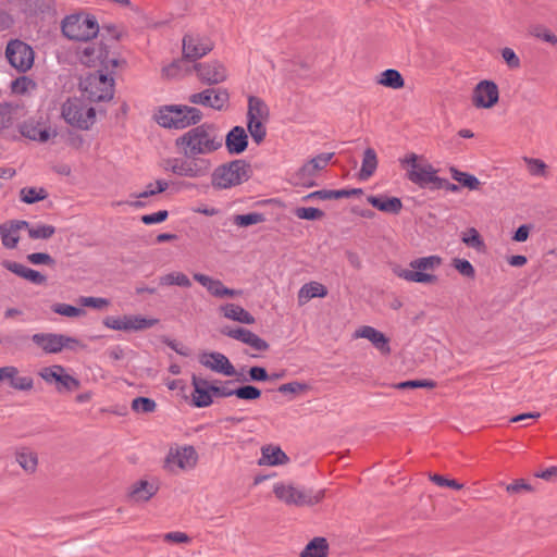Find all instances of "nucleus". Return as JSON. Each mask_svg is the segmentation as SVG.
Returning a JSON list of instances; mask_svg holds the SVG:
<instances>
[{
    "label": "nucleus",
    "instance_id": "a211bd4d",
    "mask_svg": "<svg viewBox=\"0 0 557 557\" xmlns=\"http://www.w3.org/2000/svg\"><path fill=\"white\" fill-rule=\"evenodd\" d=\"M199 362L207 369L225 376H233L236 374L234 366L222 352L205 351L199 355Z\"/></svg>",
    "mask_w": 557,
    "mask_h": 557
},
{
    "label": "nucleus",
    "instance_id": "338daca9",
    "mask_svg": "<svg viewBox=\"0 0 557 557\" xmlns=\"http://www.w3.org/2000/svg\"><path fill=\"white\" fill-rule=\"evenodd\" d=\"M307 389H308V385L306 383H301V382H297V381L282 384L278 387V392L283 393V394H286V393L298 394V393L305 392Z\"/></svg>",
    "mask_w": 557,
    "mask_h": 557
},
{
    "label": "nucleus",
    "instance_id": "ddd939ff",
    "mask_svg": "<svg viewBox=\"0 0 557 557\" xmlns=\"http://www.w3.org/2000/svg\"><path fill=\"white\" fill-rule=\"evenodd\" d=\"M20 132L24 137L38 143H47L57 136L55 129H52L42 116L29 117L20 125Z\"/></svg>",
    "mask_w": 557,
    "mask_h": 557
},
{
    "label": "nucleus",
    "instance_id": "052dcab7",
    "mask_svg": "<svg viewBox=\"0 0 557 557\" xmlns=\"http://www.w3.org/2000/svg\"><path fill=\"white\" fill-rule=\"evenodd\" d=\"M78 302L84 307H90L95 309H103L110 305V301L102 297H81Z\"/></svg>",
    "mask_w": 557,
    "mask_h": 557
},
{
    "label": "nucleus",
    "instance_id": "5fc2aeb1",
    "mask_svg": "<svg viewBox=\"0 0 557 557\" xmlns=\"http://www.w3.org/2000/svg\"><path fill=\"white\" fill-rule=\"evenodd\" d=\"M235 396L244 400H255L261 396V391L252 385H244L234 389Z\"/></svg>",
    "mask_w": 557,
    "mask_h": 557
},
{
    "label": "nucleus",
    "instance_id": "39448f33",
    "mask_svg": "<svg viewBox=\"0 0 557 557\" xmlns=\"http://www.w3.org/2000/svg\"><path fill=\"white\" fill-rule=\"evenodd\" d=\"M275 497L287 506H312L325 496V490H312L297 486L290 482H276L273 485Z\"/></svg>",
    "mask_w": 557,
    "mask_h": 557
},
{
    "label": "nucleus",
    "instance_id": "aec40b11",
    "mask_svg": "<svg viewBox=\"0 0 557 557\" xmlns=\"http://www.w3.org/2000/svg\"><path fill=\"white\" fill-rule=\"evenodd\" d=\"M193 394L191 403L197 408L209 407L213 403V383L206 379L193 375L191 377Z\"/></svg>",
    "mask_w": 557,
    "mask_h": 557
},
{
    "label": "nucleus",
    "instance_id": "6e6552de",
    "mask_svg": "<svg viewBox=\"0 0 557 557\" xmlns=\"http://www.w3.org/2000/svg\"><path fill=\"white\" fill-rule=\"evenodd\" d=\"M198 458L194 446L175 444L170 446L164 457L163 469L171 474L187 472L197 466Z\"/></svg>",
    "mask_w": 557,
    "mask_h": 557
},
{
    "label": "nucleus",
    "instance_id": "72a5a7b5",
    "mask_svg": "<svg viewBox=\"0 0 557 557\" xmlns=\"http://www.w3.org/2000/svg\"><path fill=\"white\" fill-rule=\"evenodd\" d=\"M318 172L307 162L293 174L295 185L304 187H312L315 185V176Z\"/></svg>",
    "mask_w": 557,
    "mask_h": 557
},
{
    "label": "nucleus",
    "instance_id": "c03bdc74",
    "mask_svg": "<svg viewBox=\"0 0 557 557\" xmlns=\"http://www.w3.org/2000/svg\"><path fill=\"white\" fill-rule=\"evenodd\" d=\"M522 160L531 176L545 177L547 175V165L543 160L530 157H523Z\"/></svg>",
    "mask_w": 557,
    "mask_h": 557
},
{
    "label": "nucleus",
    "instance_id": "3c124183",
    "mask_svg": "<svg viewBox=\"0 0 557 557\" xmlns=\"http://www.w3.org/2000/svg\"><path fill=\"white\" fill-rule=\"evenodd\" d=\"M265 218L262 213L259 212H250L247 214L236 215L234 219V223L237 226L246 227L249 225L258 224L264 222Z\"/></svg>",
    "mask_w": 557,
    "mask_h": 557
},
{
    "label": "nucleus",
    "instance_id": "bf43d9fd",
    "mask_svg": "<svg viewBox=\"0 0 557 557\" xmlns=\"http://www.w3.org/2000/svg\"><path fill=\"white\" fill-rule=\"evenodd\" d=\"M435 382L432 380H411V381H405L400 382L396 385L399 389H406V388H433L435 387Z\"/></svg>",
    "mask_w": 557,
    "mask_h": 557
},
{
    "label": "nucleus",
    "instance_id": "4468645a",
    "mask_svg": "<svg viewBox=\"0 0 557 557\" xmlns=\"http://www.w3.org/2000/svg\"><path fill=\"white\" fill-rule=\"evenodd\" d=\"M194 70L199 81L208 85L221 84L225 82L228 76L226 66L218 60L196 63Z\"/></svg>",
    "mask_w": 557,
    "mask_h": 557
},
{
    "label": "nucleus",
    "instance_id": "9b49d317",
    "mask_svg": "<svg viewBox=\"0 0 557 557\" xmlns=\"http://www.w3.org/2000/svg\"><path fill=\"white\" fill-rule=\"evenodd\" d=\"M5 57L12 67L25 73L34 64L35 53L33 48L20 39L10 40L5 48Z\"/></svg>",
    "mask_w": 557,
    "mask_h": 557
},
{
    "label": "nucleus",
    "instance_id": "6e6d98bb",
    "mask_svg": "<svg viewBox=\"0 0 557 557\" xmlns=\"http://www.w3.org/2000/svg\"><path fill=\"white\" fill-rule=\"evenodd\" d=\"M295 214L298 219L313 221L321 219L324 213L313 207H301L296 209Z\"/></svg>",
    "mask_w": 557,
    "mask_h": 557
},
{
    "label": "nucleus",
    "instance_id": "f704fd0d",
    "mask_svg": "<svg viewBox=\"0 0 557 557\" xmlns=\"http://www.w3.org/2000/svg\"><path fill=\"white\" fill-rule=\"evenodd\" d=\"M329 544L324 537L311 540L300 554V557H326Z\"/></svg>",
    "mask_w": 557,
    "mask_h": 557
},
{
    "label": "nucleus",
    "instance_id": "6ab92c4d",
    "mask_svg": "<svg viewBox=\"0 0 557 557\" xmlns=\"http://www.w3.org/2000/svg\"><path fill=\"white\" fill-rule=\"evenodd\" d=\"M194 280L201 284L208 293L215 298H234L243 295V290L228 288L220 280L206 274L195 273Z\"/></svg>",
    "mask_w": 557,
    "mask_h": 557
},
{
    "label": "nucleus",
    "instance_id": "2f4dec72",
    "mask_svg": "<svg viewBox=\"0 0 557 557\" xmlns=\"http://www.w3.org/2000/svg\"><path fill=\"white\" fill-rule=\"evenodd\" d=\"M270 111L263 100L258 97H249L247 120L268 121Z\"/></svg>",
    "mask_w": 557,
    "mask_h": 557
},
{
    "label": "nucleus",
    "instance_id": "79ce46f5",
    "mask_svg": "<svg viewBox=\"0 0 557 557\" xmlns=\"http://www.w3.org/2000/svg\"><path fill=\"white\" fill-rule=\"evenodd\" d=\"M268 121L247 120V128L252 140L260 145L267 136V124Z\"/></svg>",
    "mask_w": 557,
    "mask_h": 557
},
{
    "label": "nucleus",
    "instance_id": "c9c22d12",
    "mask_svg": "<svg viewBox=\"0 0 557 557\" xmlns=\"http://www.w3.org/2000/svg\"><path fill=\"white\" fill-rule=\"evenodd\" d=\"M377 83L392 89H400L405 85V81L401 74L394 69H387L383 71L377 78Z\"/></svg>",
    "mask_w": 557,
    "mask_h": 557
},
{
    "label": "nucleus",
    "instance_id": "20e7f679",
    "mask_svg": "<svg viewBox=\"0 0 557 557\" xmlns=\"http://www.w3.org/2000/svg\"><path fill=\"white\" fill-rule=\"evenodd\" d=\"M154 119L161 127L184 129L198 124L202 120V113L195 107L170 104L160 107Z\"/></svg>",
    "mask_w": 557,
    "mask_h": 557
},
{
    "label": "nucleus",
    "instance_id": "b1692460",
    "mask_svg": "<svg viewBox=\"0 0 557 557\" xmlns=\"http://www.w3.org/2000/svg\"><path fill=\"white\" fill-rule=\"evenodd\" d=\"M15 462L26 474L36 473L39 465L38 454L33 448L21 446L14 451Z\"/></svg>",
    "mask_w": 557,
    "mask_h": 557
},
{
    "label": "nucleus",
    "instance_id": "37998d69",
    "mask_svg": "<svg viewBox=\"0 0 557 557\" xmlns=\"http://www.w3.org/2000/svg\"><path fill=\"white\" fill-rule=\"evenodd\" d=\"M461 240L468 247H471L478 251H483L485 248L484 242L474 227L468 228L461 235Z\"/></svg>",
    "mask_w": 557,
    "mask_h": 557
},
{
    "label": "nucleus",
    "instance_id": "f8f14e48",
    "mask_svg": "<svg viewBox=\"0 0 557 557\" xmlns=\"http://www.w3.org/2000/svg\"><path fill=\"white\" fill-rule=\"evenodd\" d=\"M39 375L46 383H54L57 385V391L60 393L72 392L77 389L81 385L77 379L70 375L65 368L59 364H53L41 369Z\"/></svg>",
    "mask_w": 557,
    "mask_h": 557
},
{
    "label": "nucleus",
    "instance_id": "4be33fe9",
    "mask_svg": "<svg viewBox=\"0 0 557 557\" xmlns=\"http://www.w3.org/2000/svg\"><path fill=\"white\" fill-rule=\"evenodd\" d=\"M226 150L230 154H240L248 146V135L242 126H234L223 138Z\"/></svg>",
    "mask_w": 557,
    "mask_h": 557
},
{
    "label": "nucleus",
    "instance_id": "774afa93",
    "mask_svg": "<svg viewBox=\"0 0 557 557\" xmlns=\"http://www.w3.org/2000/svg\"><path fill=\"white\" fill-rule=\"evenodd\" d=\"M0 264H1V267H3L8 271L16 274L20 277H24V275L28 269L24 264L15 262V261H11V260H2L0 262Z\"/></svg>",
    "mask_w": 557,
    "mask_h": 557
},
{
    "label": "nucleus",
    "instance_id": "473e14b6",
    "mask_svg": "<svg viewBox=\"0 0 557 557\" xmlns=\"http://www.w3.org/2000/svg\"><path fill=\"white\" fill-rule=\"evenodd\" d=\"M159 320L154 318H145L139 314L125 315V332H137L150 329L158 324Z\"/></svg>",
    "mask_w": 557,
    "mask_h": 557
},
{
    "label": "nucleus",
    "instance_id": "de8ad7c7",
    "mask_svg": "<svg viewBox=\"0 0 557 557\" xmlns=\"http://www.w3.org/2000/svg\"><path fill=\"white\" fill-rule=\"evenodd\" d=\"M451 265L461 276L470 280L475 277V269L470 261L461 258H455L451 261Z\"/></svg>",
    "mask_w": 557,
    "mask_h": 557
},
{
    "label": "nucleus",
    "instance_id": "f257e3e1",
    "mask_svg": "<svg viewBox=\"0 0 557 557\" xmlns=\"http://www.w3.org/2000/svg\"><path fill=\"white\" fill-rule=\"evenodd\" d=\"M175 146L184 157L164 159L162 169L178 177L199 180L211 173L212 162L205 156L220 150L223 137L211 123L196 124L175 139Z\"/></svg>",
    "mask_w": 557,
    "mask_h": 557
},
{
    "label": "nucleus",
    "instance_id": "a19ab883",
    "mask_svg": "<svg viewBox=\"0 0 557 557\" xmlns=\"http://www.w3.org/2000/svg\"><path fill=\"white\" fill-rule=\"evenodd\" d=\"M160 284L166 286L190 287L191 281L183 272H171L160 277Z\"/></svg>",
    "mask_w": 557,
    "mask_h": 557
},
{
    "label": "nucleus",
    "instance_id": "cd10ccee",
    "mask_svg": "<svg viewBox=\"0 0 557 557\" xmlns=\"http://www.w3.org/2000/svg\"><path fill=\"white\" fill-rule=\"evenodd\" d=\"M288 461L287 455L278 446H264L261 448L260 466H281Z\"/></svg>",
    "mask_w": 557,
    "mask_h": 557
},
{
    "label": "nucleus",
    "instance_id": "412c9836",
    "mask_svg": "<svg viewBox=\"0 0 557 557\" xmlns=\"http://www.w3.org/2000/svg\"><path fill=\"white\" fill-rule=\"evenodd\" d=\"M354 338H366L374 348H376L383 355L391 354L389 339L384 333L370 325L360 326L352 334Z\"/></svg>",
    "mask_w": 557,
    "mask_h": 557
},
{
    "label": "nucleus",
    "instance_id": "4c0bfd02",
    "mask_svg": "<svg viewBox=\"0 0 557 557\" xmlns=\"http://www.w3.org/2000/svg\"><path fill=\"white\" fill-rule=\"evenodd\" d=\"M32 239H48L55 233V227L48 224L37 223L24 226Z\"/></svg>",
    "mask_w": 557,
    "mask_h": 557
},
{
    "label": "nucleus",
    "instance_id": "49530a36",
    "mask_svg": "<svg viewBox=\"0 0 557 557\" xmlns=\"http://www.w3.org/2000/svg\"><path fill=\"white\" fill-rule=\"evenodd\" d=\"M131 408L137 413H150L156 410L157 404L148 397H136L132 400Z\"/></svg>",
    "mask_w": 557,
    "mask_h": 557
},
{
    "label": "nucleus",
    "instance_id": "ea45409f",
    "mask_svg": "<svg viewBox=\"0 0 557 557\" xmlns=\"http://www.w3.org/2000/svg\"><path fill=\"white\" fill-rule=\"evenodd\" d=\"M188 70L185 67L184 60H174L162 67V76L168 79H176L185 76Z\"/></svg>",
    "mask_w": 557,
    "mask_h": 557
},
{
    "label": "nucleus",
    "instance_id": "f03ea898",
    "mask_svg": "<svg viewBox=\"0 0 557 557\" xmlns=\"http://www.w3.org/2000/svg\"><path fill=\"white\" fill-rule=\"evenodd\" d=\"M443 258L438 255H429L412 259L408 267L394 265L393 273L408 282L422 285H434L438 282L436 271L443 265Z\"/></svg>",
    "mask_w": 557,
    "mask_h": 557
},
{
    "label": "nucleus",
    "instance_id": "69168bd1",
    "mask_svg": "<svg viewBox=\"0 0 557 557\" xmlns=\"http://www.w3.org/2000/svg\"><path fill=\"white\" fill-rule=\"evenodd\" d=\"M103 325L110 330L125 332V315H123V317L109 315L103 319Z\"/></svg>",
    "mask_w": 557,
    "mask_h": 557
},
{
    "label": "nucleus",
    "instance_id": "a878e982",
    "mask_svg": "<svg viewBox=\"0 0 557 557\" xmlns=\"http://www.w3.org/2000/svg\"><path fill=\"white\" fill-rule=\"evenodd\" d=\"M367 201L375 209L385 213L398 214L403 209V202L398 197L371 195L367 197Z\"/></svg>",
    "mask_w": 557,
    "mask_h": 557
},
{
    "label": "nucleus",
    "instance_id": "58836bf2",
    "mask_svg": "<svg viewBox=\"0 0 557 557\" xmlns=\"http://www.w3.org/2000/svg\"><path fill=\"white\" fill-rule=\"evenodd\" d=\"M48 197V193L42 187H24L20 190V199L22 202L32 205Z\"/></svg>",
    "mask_w": 557,
    "mask_h": 557
},
{
    "label": "nucleus",
    "instance_id": "1a4fd4ad",
    "mask_svg": "<svg viewBox=\"0 0 557 557\" xmlns=\"http://www.w3.org/2000/svg\"><path fill=\"white\" fill-rule=\"evenodd\" d=\"M62 32L71 40L87 41L97 36L99 25L92 15L73 14L63 20Z\"/></svg>",
    "mask_w": 557,
    "mask_h": 557
},
{
    "label": "nucleus",
    "instance_id": "bb28decb",
    "mask_svg": "<svg viewBox=\"0 0 557 557\" xmlns=\"http://www.w3.org/2000/svg\"><path fill=\"white\" fill-rule=\"evenodd\" d=\"M32 341L47 354L61 351V334L36 333L32 336Z\"/></svg>",
    "mask_w": 557,
    "mask_h": 557
},
{
    "label": "nucleus",
    "instance_id": "393cba45",
    "mask_svg": "<svg viewBox=\"0 0 557 557\" xmlns=\"http://www.w3.org/2000/svg\"><path fill=\"white\" fill-rule=\"evenodd\" d=\"M219 312L227 320L238 322L242 324H253L255 317L239 305L228 302L219 307Z\"/></svg>",
    "mask_w": 557,
    "mask_h": 557
},
{
    "label": "nucleus",
    "instance_id": "9d476101",
    "mask_svg": "<svg viewBox=\"0 0 557 557\" xmlns=\"http://www.w3.org/2000/svg\"><path fill=\"white\" fill-rule=\"evenodd\" d=\"M81 89L90 101H109L114 95V78L97 71L82 79Z\"/></svg>",
    "mask_w": 557,
    "mask_h": 557
},
{
    "label": "nucleus",
    "instance_id": "5701e85b",
    "mask_svg": "<svg viewBox=\"0 0 557 557\" xmlns=\"http://www.w3.org/2000/svg\"><path fill=\"white\" fill-rule=\"evenodd\" d=\"M24 226H28L27 221L15 220L9 223L1 224L0 237L2 245L8 249H14L20 242L18 232L21 230H24Z\"/></svg>",
    "mask_w": 557,
    "mask_h": 557
},
{
    "label": "nucleus",
    "instance_id": "13d9d810",
    "mask_svg": "<svg viewBox=\"0 0 557 557\" xmlns=\"http://www.w3.org/2000/svg\"><path fill=\"white\" fill-rule=\"evenodd\" d=\"M502 58L504 62L507 64V66L511 70H517L521 65L520 58L517 55V53L511 48H503L500 51Z\"/></svg>",
    "mask_w": 557,
    "mask_h": 557
},
{
    "label": "nucleus",
    "instance_id": "0e129e2a",
    "mask_svg": "<svg viewBox=\"0 0 557 557\" xmlns=\"http://www.w3.org/2000/svg\"><path fill=\"white\" fill-rule=\"evenodd\" d=\"M26 258L32 264H35V265H38V264L52 265V264H54L53 258L49 253H46V252H33V253L27 255Z\"/></svg>",
    "mask_w": 557,
    "mask_h": 557
},
{
    "label": "nucleus",
    "instance_id": "603ef678",
    "mask_svg": "<svg viewBox=\"0 0 557 557\" xmlns=\"http://www.w3.org/2000/svg\"><path fill=\"white\" fill-rule=\"evenodd\" d=\"M15 109L8 103L0 104V133L14 122Z\"/></svg>",
    "mask_w": 557,
    "mask_h": 557
},
{
    "label": "nucleus",
    "instance_id": "a18cd8bd",
    "mask_svg": "<svg viewBox=\"0 0 557 557\" xmlns=\"http://www.w3.org/2000/svg\"><path fill=\"white\" fill-rule=\"evenodd\" d=\"M37 84L27 76H21L11 83V89L16 95H26L35 90Z\"/></svg>",
    "mask_w": 557,
    "mask_h": 557
},
{
    "label": "nucleus",
    "instance_id": "423d86ee",
    "mask_svg": "<svg viewBox=\"0 0 557 557\" xmlns=\"http://www.w3.org/2000/svg\"><path fill=\"white\" fill-rule=\"evenodd\" d=\"M251 174V165L237 159L219 165L211 174V183L218 189H228L247 182Z\"/></svg>",
    "mask_w": 557,
    "mask_h": 557
},
{
    "label": "nucleus",
    "instance_id": "c756f323",
    "mask_svg": "<svg viewBox=\"0 0 557 557\" xmlns=\"http://www.w3.org/2000/svg\"><path fill=\"white\" fill-rule=\"evenodd\" d=\"M326 295L327 289L323 284L319 282H309L300 287L298 292V300L302 305L312 298H323Z\"/></svg>",
    "mask_w": 557,
    "mask_h": 557
},
{
    "label": "nucleus",
    "instance_id": "f3484780",
    "mask_svg": "<svg viewBox=\"0 0 557 557\" xmlns=\"http://www.w3.org/2000/svg\"><path fill=\"white\" fill-rule=\"evenodd\" d=\"M230 95L225 89H206L201 92L191 94L188 101L193 104H201L221 111L226 108Z\"/></svg>",
    "mask_w": 557,
    "mask_h": 557
},
{
    "label": "nucleus",
    "instance_id": "7c9ffc66",
    "mask_svg": "<svg viewBox=\"0 0 557 557\" xmlns=\"http://www.w3.org/2000/svg\"><path fill=\"white\" fill-rule=\"evenodd\" d=\"M158 491V486L146 480L135 483L131 490L129 496L134 502H147Z\"/></svg>",
    "mask_w": 557,
    "mask_h": 557
},
{
    "label": "nucleus",
    "instance_id": "8fccbe9b",
    "mask_svg": "<svg viewBox=\"0 0 557 557\" xmlns=\"http://www.w3.org/2000/svg\"><path fill=\"white\" fill-rule=\"evenodd\" d=\"M52 311L67 318H76L85 314L84 309L63 302L54 304Z\"/></svg>",
    "mask_w": 557,
    "mask_h": 557
},
{
    "label": "nucleus",
    "instance_id": "dca6fc26",
    "mask_svg": "<svg viewBox=\"0 0 557 557\" xmlns=\"http://www.w3.org/2000/svg\"><path fill=\"white\" fill-rule=\"evenodd\" d=\"M499 100V90L493 81L484 79L479 82L472 94V103L479 109H491Z\"/></svg>",
    "mask_w": 557,
    "mask_h": 557
},
{
    "label": "nucleus",
    "instance_id": "09e8293b",
    "mask_svg": "<svg viewBox=\"0 0 557 557\" xmlns=\"http://www.w3.org/2000/svg\"><path fill=\"white\" fill-rule=\"evenodd\" d=\"M169 188V182L165 180H157L154 183H149L146 188L135 195L137 198H147L157 194L163 193Z\"/></svg>",
    "mask_w": 557,
    "mask_h": 557
},
{
    "label": "nucleus",
    "instance_id": "4d7b16f0",
    "mask_svg": "<svg viewBox=\"0 0 557 557\" xmlns=\"http://www.w3.org/2000/svg\"><path fill=\"white\" fill-rule=\"evenodd\" d=\"M532 35L544 42L550 45L557 44V36L550 29L544 26L534 27L532 30Z\"/></svg>",
    "mask_w": 557,
    "mask_h": 557
},
{
    "label": "nucleus",
    "instance_id": "7ed1b4c3",
    "mask_svg": "<svg viewBox=\"0 0 557 557\" xmlns=\"http://www.w3.org/2000/svg\"><path fill=\"white\" fill-rule=\"evenodd\" d=\"M399 164L406 170V177L421 188H432L433 185H441V177L424 156L414 152L406 153L399 159Z\"/></svg>",
    "mask_w": 557,
    "mask_h": 557
},
{
    "label": "nucleus",
    "instance_id": "864d4df0",
    "mask_svg": "<svg viewBox=\"0 0 557 557\" xmlns=\"http://www.w3.org/2000/svg\"><path fill=\"white\" fill-rule=\"evenodd\" d=\"M242 343L250 346L251 348L258 351H265L269 349V344L259 335L255 334L249 330L246 333L245 337L243 338Z\"/></svg>",
    "mask_w": 557,
    "mask_h": 557
},
{
    "label": "nucleus",
    "instance_id": "0eeeda50",
    "mask_svg": "<svg viewBox=\"0 0 557 557\" xmlns=\"http://www.w3.org/2000/svg\"><path fill=\"white\" fill-rule=\"evenodd\" d=\"M61 116L70 126L88 131L96 122V110L83 99L70 98L61 107Z\"/></svg>",
    "mask_w": 557,
    "mask_h": 557
},
{
    "label": "nucleus",
    "instance_id": "e433bc0d",
    "mask_svg": "<svg viewBox=\"0 0 557 557\" xmlns=\"http://www.w3.org/2000/svg\"><path fill=\"white\" fill-rule=\"evenodd\" d=\"M449 172L455 181L470 190H476L481 186L479 178L470 173L459 171L454 166L449 169Z\"/></svg>",
    "mask_w": 557,
    "mask_h": 557
},
{
    "label": "nucleus",
    "instance_id": "e2e57ef3",
    "mask_svg": "<svg viewBox=\"0 0 557 557\" xmlns=\"http://www.w3.org/2000/svg\"><path fill=\"white\" fill-rule=\"evenodd\" d=\"M334 153L327 152V153H321L315 156L314 158L310 159L308 163L311 165L312 169H314L317 172L324 169L329 162L332 160Z\"/></svg>",
    "mask_w": 557,
    "mask_h": 557
},
{
    "label": "nucleus",
    "instance_id": "680f3d73",
    "mask_svg": "<svg viewBox=\"0 0 557 557\" xmlns=\"http://www.w3.org/2000/svg\"><path fill=\"white\" fill-rule=\"evenodd\" d=\"M429 478L433 483L442 487H450L454 490H461L463 487V484L459 483L458 481L446 479L440 474H430Z\"/></svg>",
    "mask_w": 557,
    "mask_h": 557
},
{
    "label": "nucleus",
    "instance_id": "c85d7f7f",
    "mask_svg": "<svg viewBox=\"0 0 557 557\" xmlns=\"http://www.w3.org/2000/svg\"><path fill=\"white\" fill-rule=\"evenodd\" d=\"M379 165L377 154L373 148H367L363 151L361 168L359 171V178L368 181L375 173Z\"/></svg>",
    "mask_w": 557,
    "mask_h": 557
},
{
    "label": "nucleus",
    "instance_id": "2eb2a0df",
    "mask_svg": "<svg viewBox=\"0 0 557 557\" xmlns=\"http://www.w3.org/2000/svg\"><path fill=\"white\" fill-rule=\"evenodd\" d=\"M213 49L212 40L200 34H187L183 38V55L188 60H197Z\"/></svg>",
    "mask_w": 557,
    "mask_h": 557
}]
</instances>
